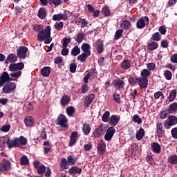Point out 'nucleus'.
<instances>
[{
	"label": "nucleus",
	"mask_w": 177,
	"mask_h": 177,
	"mask_svg": "<svg viewBox=\"0 0 177 177\" xmlns=\"http://www.w3.org/2000/svg\"><path fill=\"white\" fill-rule=\"evenodd\" d=\"M156 136L158 138H162L165 136V131L164 130L162 127V123L158 122L156 124Z\"/></svg>",
	"instance_id": "11"
},
{
	"label": "nucleus",
	"mask_w": 177,
	"mask_h": 177,
	"mask_svg": "<svg viewBox=\"0 0 177 177\" xmlns=\"http://www.w3.org/2000/svg\"><path fill=\"white\" fill-rule=\"evenodd\" d=\"M78 138L80 136L78 135V132L73 131L70 135V141H69V146L71 147L74 146L75 144L77 143V140H78Z\"/></svg>",
	"instance_id": "15"
},
{
	"label": "nucleus",
	"mask_w": 177,
	"mask_h": 177,
	"mask_svg": "<svg viewBox=\"0 0 177 177\" xmlns=\"http://www.w3.org/2000/svg\"><path fill=\"white\" fill-rule=\"evenodd\" d=\"M151 39L158 42V41H161V35L160 34V32H156L152 35Z\"/></svg>",
	"instance_id": "51"
},
{
	"label": "nucleus",
	"mask_w": 177,
	"mask_h": 177,
	"mask_svg": "<svg viewBox=\"0 0 177 177\" xmlns=\"http://www.w3.org/2000/svg\"><path fill=\"white\" fill-rule=\"evenodd\" d=\"M91 129H92L91 128V124H87V123L83 124L82 132H83L84 135H86V136H88V135H89V133H91Z\"/></svg>",
	"instance_id": "27"
},
{
	"label": "nucleus",
	"mask_w": 177,
	"mask_h": 177,
	"mask_svg": "<svg viewBox=\"0 0 177 177\" xmlns=\"http://www.w3.org/2000/svg\"><path fill=\"white\" fill-rule=\"evenodd\" d=\"M62 48H67L69 44H71V38L64 37L62 39Z\"/></svg>",
	"instance_id": "52"
},
{
	"label": "nucleus",
	"mask_w": 177,
	"mask_h": 177,
	"mask_svg": "<svg viewBox=\"0 0 177 177\" xmlns=\"http://www.w3.org/2000/svg\"><path fill=\"white\" fill-rule=\"evenodd\" d=\"M88 76L91 78L92 77L93 78H95L96 75H97V71H96V69L92 68L91 71L87 73Z\"/></svg>",
	"instance_id": "56"
},
{
	"label": "nucleus",
	"mask_w": 177,
	"mask_h": 177,
	"mask_svg": "<svg viewBox=\"0 0 177 177\" xmlns=\"http://www.w3.org/2000/svg\"><path fill=\"white\" fill-rule=\"evenodd\" d=\"M50 31H52V28H50V26H46L44 30H41L37 34V40L44 41V44H46V45L50 44V42H52V37H50Z\"/></svg>",
	"instance_id": "2"
},
{
	"label": "nucleus",
	"mask_w": 177,
	"mask_h": 177,
	"mask_svg": "<svg viewBox=\"0 0 177 177\" xmlns=\"http://www.w3.org/2000/svg\"><path fill=\"white\" fill-rule=\"evenodd\" d=\"M132 64V61L129 59H124L121 64V68L122 70H129Z\"/></svg>",
	"instance_id": "22"
},
{
	"label": "nucleus",
	"mask_w": 177,
	"mask_h": 177,
	"mask_svg": "<svg viewBox=\"0 0 177 177\" xmlns=\"http://www.w3.org/2000/svg\"><path fill=\"white\" fill-rule=\"evenodd\" d=\"M154 97L156 99H160V97H161V99H164V94L161 91L156 92L154 93Z\"/></svg>",
	"instance_id": "62"
},
{
	"label": "nucleus",
	"mask_w": 177,
	"mask_h": 177,
	"mask_svg": "<svg viewBox=\"0 0 177 177\" xmlns=\"http://www.w3.org/2000/svg\"><path fill=\"white\" fill-rule=\"evenodd\" d=\"M34 118L32 116H26L24 119L25 125H26V127L34 125Z\"/></svg>",
	"instance_id": "29"
},
{
	"label": "nucleus",
	"mask_w": 177,
	"mask_h": 177,
	"mask_svg": "<svg viewBox=\"0 0 177 177\" xmlns=\"http://www.w3.org/2000/svg\"><path fill=\"white\" fill-rule=\"evenodd\" d=\"M113 84L115 86V89L120 91V89H122L124 86H125V82L120 79H116L113 81Z\"/></svg>",
	"instance_id": "16"
},
{
	"label": "nucleus",
	"mask_w": 177,
	"mask_h": 177,
	"mask_svg": "<svg viewBox=\"0 0 177 177\" xmlns=\"http://www.w3.org/2000/svg\"><path fill=\"white\" fill-rule=\"evenodd\" d=\"M81 53V49L78 47L77 45H76L71 52V55L72 56H78V54Z\"/></svg>",
	"instance_id": "41"
},
{
	"label": "nucleus",
	"mask_w": 177,
	"mask_h": 177,
	"mask_svg": "<svg viewBox=\"0 0 177 177\" xmlns=\"http://www.w3.org/2000/svg\"><path fill=\"white\" fill-rule=\"evenodd\" d=\"M151 147L153 153H156L157 154L161 153V146L158 142H152Z\"/></svg>",
	"instance_id": "25"
},
{
	"label": "nucleus",
	"mask_w": 177,
	"mask_h": 177,
	"mask_svg": "<svg viewBox=\"0 0 177 177\" xmlns=\"http://www.w3.org/2000/svg\"><path fill=\"white\" fill-rule=\"evenodd\" d=\"M66 111L68 117H73V114L75 113V109L73 106H68L66 109Z\"/></svg>",
	"instance_id": "43"
},
{
	"label": "nucleus",
	"mask_w": 177,
	"mask_h": 177,
	"mask_svg": "<svg viewBox=\"0 0 177 177\" xmlns=\"http://www.w3.org/2000/svg\"><path fill=\"white\" fill-rule=\"evenodd\" d=\"M176 90L174 89L172 90L168 97V100L169 102H174L175 100V98L176 97Z\"/></svg>",
	"instance_id": "46"
},
{
	"label": "nucleus",
	"mask_w": 177,
	"mask_h": 177,
	"mask_svg": "<svg viewBox=\"0 0 177 177\" xmlns=\"http://www.w3.org/2000/svg\"><path fill=\"white\" fill-rule=\"evenodd\" d=\"M67 161L69 165H75V162H77V158L74 157V156L70 155L67 157Z\"/></svg>",
	"instance_id": "37"
},
{
	"label": "nucleus",
	"mask_w": 177,
	"mask_h": 177,
	"mask_svg": "<svg viewBox=\"0 0 177 177\" xmlns=\"http://www.w3.org/2000/svg\"><path fill=\"white\" fill-rule=\"evenodd\" d=\"M104 133H106V126L101 123L94 131L93 136L95 139L100 138Z\"/></svg>",
	"instance_id": "5"
},
{
	"label": "nucleus",
	"mask_w": 177,
	"mask_h": 177,
	"mask_svg": "<svg viewBox=\"0 0 177 177\" xmlns=\"http://www.w3.org/2000/svg\"><path fill=\"white\" fill-rule=\"evenodd\" d=\"M54 63L55 64H58V66H64V63H63V57H57L54 59Z\"/></svg>",
	"instance_id": "55"
},
{
	"label": "nucleus",
	"mask_w": 177,
	"mask_h": 177,
	"mask_svg": "<svg viewBox=\"0 0 177 177\" xmlns=\"http://www.w3.org/2000/svg\"><path fill=\"white\" fill-rule=\"evenodd\" d=\"M36 169L39 175H44V174H45L46 171V167H45V165H41L39 167H37Z\"/></svg>",
	"instance_id": "47"
},
{
	"label": "nucleus",
	"mask_w": 177,
	"mask_h": 177,
	"mask_svg": "<svg viewBox=\"0 0 177 177\" xmlns=\"http://www.w3.org/2000/svg\"><path fill=\"white\" fill-rule=\"evenodd\" d=\"M114 133H115V129L113 127H109L106 130V134L104 136V140L107 142H109V140H111V139H113Z\"/></svg>",
	"instance_id": "13"
},
{
	"label": "nucleus",
	"mask_w": 177,
	"mask_h": 177,
	"mask_svg": "<svg viewBox=\"0 0 177 177\" xmlns=\"http://www.w3.org/2000/svg\"><path fill=\"white\" fill-rule=\"evenodd\" d=\"M71 101V98L70 96L65 95L62 97L60 100V104L62 107H66L70 104V102Z\"/></svg>",
	"instance_id": "18"
},
{
	"label": "nucleus",
	"mask_w": 177,
	"mask_h": 177,
	"mask_svg": "<svg viewBox=\"0 0 177 177\" xmlns=\"http://www.w3.org/2000/svg\"><path fill=\"white\" fill-rule=\"evenodd\" d=\"M16 89V83L10 82L6 83V84L3 85L2 88L3 93H12V92H15Z\"/></svg>",
	"instance_id": "7"
},
{
	"label": "nucleus",
	"mask_w": 177,
	"mask_h": 177,
	"mask_svg": "<svg viewBox=\"0 0 177 177\" xmlns=\"http://www.w3.org/2000/svg\"><path fill=\"white\" fill-rule=\"evenodd\" d=\"M10 81H17V80L10 77L9 73L6 71L3 72L0 76V84H1L2 86H3L5 84L10 82Z\"/></svg>",
	"instance_id": "6"
},
{
	"label": "nucleus",
	"mask_w": 177,
	"mask_h": 177,
	"mask_svg": "<svg viewBox=\"0 0 177 177\" xmlns=\"http://www.w3.org/2000/svg\"><path fill=\"white\" fill-rule=\"evenodd\" d=\"M171 134L172 136V138L174 139H177V127H174L171 131Z\"/></svg>",
	"instance_id": "64"
},
{
	"label": "nucleus",
	"mask_w": 177,
	"mask_h": 177,
	"mask_svg": "<svg viewBox=\"0 0 177 177\" xmlns=\"http://www.w3.org/2000/svg\"><path fill=\"white\" fill-rule=\"evenodd\" d=\"M122 32H124L123 29H118V30H116L114 36V40L118 41V39H120V38L122 37Z\"/></svg>",
	"instance_id": "45"
},
{
	"label": "nucleus",
	"mask_w": 177,
	"mask_h": 177,
	"mask_svg": "<svg viewBox=\"0 0 177 177\" xmlns=\"http://www.w3.org/2000/svg\"><path fill=\"white\" fill-rule=\"evenodd\" d=\"M120 27L121 28H124V30H129L131 28V23L128 20H124L120 24Z\"/></svg>",
	"instance_id": "38"
},
{
	"label": "nucleus",
	"mask_w": 177,
	"mask_h": 177,
	"mask_svg": "<svg viewBox=\"0 0 177 177\" xmlns=\"http://www.w3.org/2000/svg\"><path fill=\"white\" fill-rule=\"evenodd\" d=\"M149 50H156L158 48V43L156 41H151V43L148 44L147 46Z\"/></svg>",
	"instance_id": "35"
},
{
	"label": "nucleus",
	"mask_w": 177,
	"mask_h": 177,
	"mask_svg": "<svg viewBox=\"0 0 177 177\" xmlns=\"http://www.w3.org/2000/svg\"><path fill=\"white\" fill-rule=\"evenodd\" d=\"M24 68V63H13L9 66V71H18V70H23Z\"/></svg>",
	"instance_id": "12"
},
{
	"label": "nucleus",
	"mask_w": 177,
	"mask_h": 177,
	"mask_svg": "<svg viewBox=\"0 0 177 177\" xmlns=\"http://www.w3.org/2000/svg\"><path fill=\"white\" fill-rule=\"evenodd\" d=\"M68 172L70 175H81L82 169L76 166H73L68 169Z\"/></svg>",
	"instance_id": "17"
},
{
	"label": "nucleus",
	"mask_w": 177,
	"mask_h": 177,
	"mask_svg": "<svg viewBox=\"0 0 177 177\" xmlns=\"http://www.w3.org/2000/svg\"><path fill=\"white\" fill-rule=\"evenodd\" d=\"M85 33L79 32L76 37V42H77V44H81V42H82V40L85 39Z\"/></svg>",
	"instance_id": "42"
},
{
	"label": "nucleus",
	"mask_w": 177,
	"mask_h": 177,
	"mask_svg": "<svg viewBox=\"0 0 177 177\" xmlns=\"http://www.w3.org/2000/svg\"><path fill=\"white\" fill-rule=\"evenodd\" d=\"M0 131H1L2 132H9V131H10V125L6 124V125L2 126L1 128L0 129Z\"/></svg>",
	"instance_id": "59"
},
{
	"label": "nucleus",
	"mask_w": 177,
	"mask_h": 177,
	"mask_svg": "<svg viewBox=\"0 0 177 177\" xmlns=\"http://www.w3.org/2000/svg\"><path fill=\"white\" fill-rule=\"evenodd\" d=\"M79 23L81 24L82 28L88 27V21H86V19H80V21H79Z\"/></svg>",
	"instance_id": "60"
},
{
	"label": "nucleus",
	"mask_w": 177,
	"mask_h": 177,
	"mask_svg": "<svg viewBox=\"0 0 177 177\" xmlns=\"http://www.w3.org/2000/svg\"><path fill=\"white\" fill-rule=\"evenodd\" d=\"M168 114H169V111H168V110L163 111L160 113V118H161V120H165V118L168 117Z\"/></svg>",
	"instance_id": "58"
},
{
	"label": "nucleus",
	"mask_w": 177,
	"mask_h": 177,
	"mask_svg": "<svg viewBox=\"0 0 177 177\" xmlns=\"http://www.w3.org/2000/svg\"><path fill=\"white\" fill-rule=\"evenodd\" d=\"M102 12L103 13V15L106 17L107 16H110L111 12L110 11V8H109V6H105L102 9Z\"/></svg>",
	"instance_id": "53"
},
{
	"label": "nucleus",
	"mask_w": 177,
	"mask_h": 177,
	"mask_svg": "<svg viewBox=\"0 0 177 177\" xmlns=\"http://www.w3.org/2000/svg\"><path fill=\"white\" fill-rule=\"evenodd\" d=\"M132 121L136 122L137 124H140L142 122V118L139 117V115L136 114L132 118Z\"/></svg>",
	"instance_id": "57"
},
{
	"label": "nucleus",
	"mask_w": 177,
	"mask_h": 177,
	"mask_svg": "<svg viewBox=\"0 0 177 177\" xmlns=\"http://www.w3.org/2000/svg\"><path fill=\"white\" fill-rule=\"evenodd\" d=\"M163 75L167 81H171L172 80V72L171 71H165Z\"/></svg>",
	"instance_id": "44"
},
{
	"label": "nucleus",
	"mask_w": 177,
	"mask_h": 177,
	"mask_svg": "<svg viewBox=\"0 0 177 177\" xmlns=\"http://www.w3.org/2000/svg\"><path fill=\"white\" fill-rule=\"evenodd\" d=\"M10 77L14 80H17L19 77L21 75V71H17L16 72H12L10 74Z\"/></svg>",
	"instance_id": "54"
},
{
	"label": "nucleus",
	"mask_w": 177,
	"mask_h": 177,
	"mask_svg": "<svg viewBox=\"0 0 177 177\" xmlns=\"http://www.w3.org/2000/svg\"><path fill=\"white\" fill-rule=\"evenodd\" d=\"M91 56L89 54H86L85 53H82L81 55L77 56V60H80L82 63H84V62H86L88 57Z\"/></svg>",
	"instance_id": "36"
},
{
	"label": "nucleus",
	"mask_w": 177,
	"mask_h": 177,
	"mask_svg": "<svg viewBox=\"0 0 177 177\" xmlns=\"http://www.w3.org/2000/svg\"><path fill=\"white\" fill-rule=\"evenodd\" d=\"M8 59L10 63H16L17 62V56L15 54H9L8 55Z\"/></svg>",
	"instance_id": "50"
},
{
	"label": "nucleus",
	"mask_w": 177,
	"mask_h": 177,
	"mask_svg": "<svg viewBox=\"0 0 177 177\" xmlns=\"http://www.w3.org/2000/svg\"><path fill=\"white\" fill-rule=\"evenodd\" d=\"M12 168V163L10 161L3 159L0 162V171L8 172V171H10Z\"/></svg>",
	"instance_id": "8"
},
{
	"label": "nucleus",
	"mask_w": 177,
	"mask_h": 177,
	"mask_svg": "<svg viewBox=\"0 0 177 177\" xmlns=\"http://www.w3.org/2000/svg\"><path fill=\"white\" fill-rule=\"evenodd\" d=\"M41 74L43 77H48L50 74V67L45 66L41 69Z\"/></svg>",
	"instance_id": "33"
},
{
	"label": "nucleus",
	"mask_w": 177,
	"mask_h": 177,
	"mask_svg": "<svg viewBox=\"0 0 177 177\" xmlns=\"http://www.w3.org/2000/svg\"><path fill=\"white\" fill-rule=\"evenodd\" d=\"M67 121L68 120L66 115L60 114L57 117L56 125H60V127L64 129V131H66L68 129V124H67Z\"/></svg>",
	"instance_id": "4"
},
{
	"label": "nucleus",
	"mask_w": 177,
	"mask_h": 177,
	"mask_svg": "<svg viewBox=\"0 0 177 177\" xmlns=\"http://www.w3.org/2000/svg\"><path fill=\"white\" fill-rule=\"evenodd\" d=\"M144 136H145V129L143 128H140L136 135V138L137 140H142Z\"/></svg>",
	"instance_id": "30"
},
{
	"label": "nucleus",
	"mask_w": 177,
	"mask_h": 177,
	"mask_svg": "<svg viewBox=\"0 0 177 177\" xmlns=\"http://www.w3.org/2000/svg\"><path fill=\"white\" fill-rule=\"evenodd\" d=\"M37 16L39 19H44L46 17V10L44 8H39Z\"/></svg>",
	"instance_id": "34"
},
{
	"label": "nucleus",
	"mask_w": 177,
	"mask_h": 177,
	"mask_svg": "<svg viewBox=\"0 0 177 177\" xmlns=\"http://www.w3.org/2000/svg\"><path fill=\"white\" fill-rule=\"evenodd\" d=\"M95 99V94H90L87 95L84 101V104L85 107H89V104L93 102V100Z\"/></svg>",
	"instance_id": "21"
},
{
	"label": "nucleus",
	"mask_w": 177,
	"mask_h": 177,
	"mask_svg": "<svg viewBox=\"0 0 177 177\" xmlns=\"http://www.w3.org/2000/svg\"><path fill=\"white\" fill-rule=\"evenodd\" d=\"M168 162L171 164V165H176L177 164V156L173 155L168 158Z\"/></svg>",
	"instance_id": "39"
},
{
	"label": "nucleus",
	"mask_w": 177,
	"mask_h": 177,
	"mask_svg": "<svg viewBox=\"0 0 177 177\" xmlns=\"http://www.w3.org/2000/svg\"><path fill=\"white\" fill-rule=\"evenodd\" d=\"M150 75H151V71L150 70L145 68L141 71L140 77L142 78H149Z\"/></svg>",
	"instance_id": "32"
},
{
	"label": "nucleus",
	"mask_w": 177,
	"mask_h": 177,
	"mask_svg": "<svg viewBox=\"0 0 177 177\" xmlns=\"http://www.w3.org/2000/svg\"><path fill=\"white\" fill-rule=\"evenodd\" d=\"M106 151V143L103 141H100L98 144L97 153L101 156H103Z\"/></svg>",
	"instance_id": "24"
},
{
	"label": "nucleus",
	"mask_w": 177,
	"mask_h": 177,
	"mask_svg": "<svg viewBox=\"0 0 177 177\" xmlns=\"http://www.w3.org/2000/svg\"><path fill=\"white\" fill-rule=\"evenodd\" d=\"M20 164H21V165H28V164H30L28 158H27L26 156L24 155L20 158Z\"/></svg>",
	"instance_id": "49"
},
{
	"label": "nucleus",
	"mask_w": 177,
	"mask_h": 177,
	"mask_svg": "<svg viewBox=\"0 0 177 177\" xmlns=\"http://www.w3.org/2000/svg\"><path fill=\"white\" fill-rule=\"evenodd\" d=\"M82 50L84 52L83 53H86L87 55H91V45L88 43H84L81 46Z\"/></svg>",
	"instance_id": "26"
},
{
	"label": "nucleus",
	"mask_w": 177,
	"mask_h": 177,
	"mask_svg": "<svg viewBox=\"0 0 177 177\" xmlns=\"http://www.w3.org/2000/svg\"><path fill=\"white\" fill-rule=\"evenodd\" d=\"M59 165L60 168L62 169H68V168H70V165L68 164V162L66 158H62Z\"/></svg>",
	"instance_id": "28"
},
{
	"label": "nucleus",
	"mask_w": 177,
	"mask_h": 177,
	"mask_svg": "<svg viewBox=\"0 0 177 177\" xmlns=\"http://www.w3.org/2000/svg\"><path fill=\"white\" fill-rule=\"evenodd\" d=\"M3 143H6L8 149H13V147H21L27 145V138L21 136L19 138L15 139H9V136H6L3 138Z\"/></svg>",
	"instance_id": "1"
},
{
	"label": "nucleus",
	"mask_w": 177,
	"mask_h": 177,
	"mask_svg": "<svg viewBox=\"0 0 177 177\" xmlns=\"http://www.w3.org/2000/svg\"><path fill=\"white\" fill-rule=\"evenodd\" d=\"M169 114H174V113H176L177 111V103L173 102L169 106V108L167 109Z\"/></svg>",
	"instance_id": "31"
},
{
	"label": "nucleus",
	"mask_w": 177,
	"mask_h": 177,
	"mask_svg": "<svg viewBox=\"0 0 177 177\" xmlns=\"http://www.w3.org/2000/svg\"><path fill=\"white\" fill-rule=\"evenodd\" d=\"M146 24L147 26L149 25V17H141L136 24V27L137 28H145V27H146Z\"/></svg>",
	"instance_id": "10"
},
{
	"label": "nucleus",
	"mask_w": 177,
	"mask_h": 177,
	"mask_svg": "<svg viewBox=\"0 0 177 177\" xmlns=\"http://www.w3.org/2000/svg\"><path fill=\"white\" fill-rule=\"evenodd\" d=\"M138 84L140 89H146L149 86V78L140 77H138Z\"/></svg>",
	"instance_id": "14"
},
{
	"label": "nucleus",
	"mask_w": 177,
	"mask_h": 177,
	"mask_svg": "<svg viewBox=\"0 0 177 177\" xmlns=\"http://www.w3.org/2000/svg\"><path fill=\"white\" fill-rule=\"evenodd\" d=\"M147 70H149V71H153L154 68H156V64L153 62H151L147 64Z\"/></svg>",
	"instance_id": "61"
},
{
	"label": "nucleus",
	"mask_w": 177,
	"mask_h": 177,
	"mask_svg": "<svg viewBox=\"0 0 177 177\" xmlns=\"http://www.w3.org/2000/svg\"><path fill=\"white\" fill-rule=\"evenodd\" d=\"M139 80V77H136V76H131L129 79V84H130V85H135L136 84H138V80Z\"/></svg>",
	"instance_id": "48"
},
{
	"label": "nucleus",
	"mask_w": 177,
	"mask_h": 177,
	"mask_svg": "<svg viewBox=\"0 0 177 177\" xmlns=\"http://www.w3.org/2000/svg\"><path fill=\"white\" fill-rule=\"evenodd\" d=\"M69 70H70L71 73H75V71L77 70V64H75L74 63H71L69 66Z\"/></svg>",
	"instance_id": "63"
},
{
	"label": "nucleus",
	"mask_w": 177,
	"mask_h": 177,
	"mask_svg": "<svg viewBox=\"0 0 177 177\" xmlns=\"http://www.w3.org/2000/svg\"><path fill=\"white\" fill-rule=\"evenodd\" d=\"M108 122L113 127H115L116 125H118V122H120V117L116 115H112L109 118V121Z\"/></svg>",
	"instance_id": "19"
},
{
	"label": "nucleus",
	"mask_w": 177,
	"mask_h": 177,
	"mask_svg": "<svg viewBox=\"0 0 177 177\" xmlns=\"http://www.w3.org/2000/svg\"><path fill=\"white\" fill-rule=\"evenodd\" d=\"M102 120L104 122H109L110 121V111H105L102 116Z\"/></svg>",
	"instance_id": "40"
},
{
	"label": "nucleus",
	"mask_w": 177,
	"mask_h": 177,
	"mask_svg": "<svg viewBox=\"0 0 177 177\" xmlns=\"http://www.w3.org/2000/svg\"><path fill=\"white\" fill-rule=\"evenodd\" d=\"M96 49L97 53H103V50H104V44L103 43V40L98 39L96 41Z\"/></svg>",
	"instance_id": "20"
},
{
	"label": "nucleus",
	"mask_w": 177,
	"mask_h": 177,
	"mask_svg": "<svg viewBox=\"0 0 177 177\" xmlns=\"http://www.w3.org/2000/svg\"><path fill=\"white\" fill-rule=\"evenodd\" d=\"M27 52H28V48L24 46H21L17 48V55L19 59H26L27 57Z\"/></svg>",
	"instance_id": "9"
},
{
	"label": "nucleus",
	"mask_w": 177,
	"mask_h": 177,
	"mask_svg": "<svg viewBox=\"0 0 177 177\" xmlns=\"http://www.w3.org/2000/svg\"><path fill=\"white\" fill-rule=\"evenodd\" d=\"M68 16L66 14H55L53 16L54 21H59V20H67Z\"/></svg>",
	"instance_id": "23"
},
{
	"label": "nucleus",
	"mask_w": 177,
	"mask_h": 177,
	"mask_svg": "<svg viewBox=\"0 0 177 177\" xmlns=\"http://www.w3.org/2000/svg\"><path fill=\"white\" fill-rule=\"evenodd\" d=\"M177 124V117L175 115H169L167 120H165L163 122V126L165 129H171V127L176 125Z\"/></svg>",
	"instance_id": "3"
}]
</instances>
